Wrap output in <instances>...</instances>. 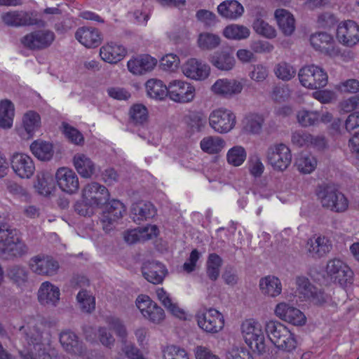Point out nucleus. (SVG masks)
<instances>
[{"mask_svg":"<svg viewBox=\"0 0 359 359\" xmlns=\"http://www.w3.org/2000/svg\"><path fill=\"white\" fill-rule=\"evenodd\" d=\"M106 322L110 329L114 330L117 337L121 339L123 344L127 341L128 332L122 320L118 318L110 316L107 318Z\"/></svg>","mask_w":359,"mask_h":359,"instance_id":"5fc2aeb1","label":"nucleus"},{"mask_svg":"<svg viewBox=\"0 0 359 359\" xmlns=\"http://www.w3.org/2000/svg\"><path fill=\"white\" fill-rule=\"evenodd\" d=\"M242 334L249 347L262 353L266 351L265 338L261 325L252 319L245 320L241 325Z\"/></svg>","mask_w":359,"mask_h":359,"instance_id":"20e7f679","label":"nucleus"},{"mask_svg":"<svg viewBox=\"0 0 359 359\" xmlns=\"http://www.w3.org/2000/svg\"><path fill=\"white\" fill-rule=\"evenodd\" d=\"M142 275L146 280L153 284L162 283L167 270L163 264L157 262H147L142 267Z\"/></svg>","mask_w":359,"mask_h":359,"instance_id":"bb28decb","label":"nucleus"},{"mask_svg":"<svg viewBox=\"0 0 359 359\" xmlns=\"http://www.w3.org/2000/svg\"><path fill=\"white\" fill-rule=\"evenodd\" d=\"M150 309L145 314L144 318L154 323H159L165 318V313L163 309L158 306L155 302L154 305L149 307Z\"/></svg>","mask_w":359,"mask_h":359,"instance_id":"338daca9","label":"nucleus"},{"mask_svg":"<svg viewBox=\"0 0 359 359\" xmlns=\"http://www.w3.org/2000/svg\"><path fill=\"white\" fill-rule=\"evenodd\" d=\"M182 72L188 78L194 80H203L206 79L210 74V67L205 64H203L195 58L188 60L182 65Z\"/></svg>","mask_w":359,"mask_h":359,"instance_id":"393cba45","label":"nucleus"},{"mask_svg":"<svg viewBox=\"0 0 359 359\" xmlns=\"http://www.w3.org/2000/svg\"><path fill=\"white\" fill-rule=\"evenodd\" d=\"M130 121L134 125H142L148 118L147 109L142 104H133L129 111Z\"/></svg>","mask_w":359,"mask_h":359,"instance_id":"de8ad7c7","label":"nucleus"},{"mask_svg":"<svg viewBox=\"0 0 359 359\" xmlns=\"http://www.w3.org/2000/svg\"><path fill=\"white\" fill-rule=\"evenodd\" d=\"M295 283L298 292L302 294L306 299L311 296L313 291L316 288V287L310 283L309 278L305 276H297L295 279Z\"/></svg>","mask_w":359,"mask_h":359,"instance_id":"13d9d810","label":"nucleus"},{"mask_svg":"<svg viewBox=\"0 0 359 359\" xmlns=\"http://www.w3.org/2000/svg\"><path fill=\"white\" fill-rule=\"evenodd\" d=\"M326 272L332 280L342 287H346L353 283V272L340 259L330 260L327 264Z\"/></svg>","mask_w":359,"mask_h":359,"instance_id":"9d476101","label":"nucleus"},{"mask_svg":"<svg viewBox=\"0 0 359 359\" xmlns=\"http://www.w3.org/2000/svg\"><path fill=\"white\" fill-rule=\"evenodd\" d=\"M74 37L87 48H97L102 41L100 31L97 28L88 26L79 27L74 34Z\"/></svg>","mask_w":359,"mask_h":359,"instance_id":"aec40b11","label":"nucleus"},{"mask_svg":"<svg viewBox=\"0 0 359 359\" xmlns=\"http://www.w3.org/2000/svg\"><path fill=\"white\" fill-rule=\"evenodd\" d=\"M225 141L219 136H207L200 142L203 151L209 154H219L225 147Z\"/></svg>","mask_w":359,"mask_h":359,"instance_id":"e433bc0d","label":"nucleus"},{"mask_svg":"<svg viewBox=\"0 0 359 359\" xmlns=\"http://www.w3.org/2000/svg\"><path fill=\"white\" fill-rule=\"evenodd\" d=\"M131 214L133 220L140 224L153 218L156 214V209L151 203L141 201L133 204Z\"/></svg>","mask_w":359,"mask_h":359,"instance_id":"c85d7f7f","label":"nucleus"},{"mask_svg":"<svg viewBox=\"0 0 359 359\" xmlns=\"http://www.w3.org/2000/svg\"><path fill=\"white\" fill-rule=\"evenodd\" d=\"M15 108L8 100L0 102V128H10L13 126Z\"/></svg>","mask_w":359,"mask_h":359,"instance_id":"ea45409f","label":"nucleus"},{"mask_svg":"<svg viewBox=\"0 0 359 359\" xmlns=\"http://www.w3.org/2000/svg\"><path fill=\"white\" fill-rule=\"evenodd\" d=\"M157 60L149 55L143 54L130 59L127 64L128 70L133 74L142 75L152 71Z\"/></svg>","mask_w":359,"mask_h":359,"instance_id":"5701e85b","label":"nucleus"},{"mask_svg":"<svg viewBox=\"0 0 359 359\" xmlns=\"http://www.w3.org/2000/svg\"><path fill=\"white\" fill-rule=\"evenodd\" d=\"M29 267L34 273L39 276H53L57 273L60 264L52 256L39 254L30 258Z\"/></svg>","mask_w":359,"mask_h":359,"instance_id":"1a4fd4ad","label":"nucleus"},{"mask_svg":"<svg viewBox=\"0 0 359 359\" xmlns=\"http://www.w3.org/2000/svg\"><path fill=\"white\" fill-rule=\"evenodd\" d=\"M22 126L29 136H32L41 126V117L35 111L27 112L22 118Z\"/></svg>","mask_w":359,"mask_h":359,"instance_id":"c03bdc74","label":"nucleus"},{"mask_svg":"<svg viewBox=\"0 0 359 359\" xmlns=\"http://www.w3.org/2000/svg\"><path fill=\"white\" fill-rule=\"evenodd\" d=\"M250 29L243 25L232 24L224 29V36L230 39L242 40L250 36Z\"/></svg>","mask_w":359,"mask_h":359,"instance_id":"a18cd8bd","label":"nucleus"},{"mask_svg":"<svg viewBox=\"0 0 359 359\" xmlns=\"http://www.w3.org/2000/svg\"><path fill=\"white\" fill-rule=\"evenodd\" d=\"M316 196L323 208L334 212H343L348 207V201L344 194L331 185L319 186Z\"/></svg>","mask_w":359,"mask_h":359,"instance_id":"7ed1b4c3","label":"nucleus"},{"mask_svg":"<svg viewBox=\"0 0 359 359\" xmlns=\"http://www.w3.org/2000/svg\"><path fill=\"white\" fill-rule=\"evenodd\" d=\"M312 140V135L303 131H296L292 135V142L297 147H309Z\"/></svg>","mask_w":359,"mask_h":359,"instance_id":"e2e57ef3","label":"nucleus"},{"mask_svg":"<svg viewBox=\"0 0 359 359\" xmlns=\"http://www.w3.org/2000/svg\"><path fill=\"white\" fill-rule=\"evenodd\" d=\"M295 165L300 172L309 174L316 169L317 161L311 155L302 154L296 159Z\"/></svg>","mask_w":359,"mask_h":359,"instance_id":"09e8293b","label":"nucleus"},{"mask_svg":"<svg viewBox=\"0 0 359 359\" xmlns=\"http://www.w3.org/2000/svg\"><path fill=\"white\" fill-rule=\"evenodd\" d=\"M298 76L301 84L309 89L323 88L328 81L327 72L314 65L302 67L299 72Z\"/></svg>","mask_w":359,"mask_h":359,"instance_id":"39448f33","label":"nucleus"},{"mask_svg":"<svg viewBox=\"0 0 359 359\" xmlns=\"http://www.w3.org/2000/svg\"><path fill=\"white\" fill-rule=\"evenodd\" d=\"M59 287L49 281L41 283L37 292L39 303L42 305L55 306L60 300Z\"/></svg>","mask_w":359,"mask_h":359,"instance_id":"b1692460","label":"nucleus"},{"mask_svg":"<svg viewBox=\"0 0 359 359\" xmlns=\"http://www.w3.org/2000/svg\"><path fill=\"white\" fill-rule=\"evenodd\" d=\"M72 163L77 172L83 178H90L95 172V163L84 154H76Z\"/></svg>","mask_w":359,"mask_h":359,"instance_id":"7c9ffc66","label":"nucleus"},{"mask_svg":"<svg viewBox=\"0 0 359 359\" xmlns=\"http://www.w3.org/2000/svg\"><path fill=\"white\" fill-rule=\"evenodd\" d=\"M55 35L49 29H39L27 34L20 39L22 45L29 50H40L51 46Z\"/></svg>","mask_w":359,"mask_h":359,"instance_id":"6e6552de","label":"nucleus"},{"mask_svg":"<svg viewBox=\"0 0 359 359\" xmlns=\"http://www.w3.org/2000/svg\"><path fill=\"white\" fill-rule=\"evenodd\" d=\"M168 96L172 100L177 102H189L195 97V88L187 82L174 80L168 84Z\"/></svg>","mask_w":359,"mask_h":359,"instance_id":"4468645a","label":"nucleus"},{"mask_svg":"<svg viewBox=\"0 0 359 359\" xmlns=\"http://www.w3.org/2000/svg\"><path fill=\"white\" fill-rule=\"evenodd\" d=\"M290 97V90L287 85H278L273 88L271 97L276 102H285Z\"/></svg>","mask_w":359,"mask_h":359,"instance_id":"680f3d73","label":"nucleus"},{"mask_svg":"<svg viewBox=\"0 0 359 359\" xmlns=\"http://www.w3.org/2000/svg\"><path fill=\"white\" fill-rule=\"evenodd\" d=\"M243 88V83L236 79H219L212 86V91L217 95L225 98H231L240 94Z\"/></svg>","mask_w":359,"mask_h":359,"instance_id":"6ab92c4d","label":"nucleus"},{"mask_svg":"<svg viewBox=\"0 0 359 359\" xmlns=\"http://www.w3.org/2000/svg\"><path fill=\"white\" fill-rule=\"evenodd\" d=\"M196 318L198 327L208 333H217L224 325L222 314L215 309L199 311Z\"/></svg>","mask_w":359,"mask_h":359,"instance_id":"0eeeda50","label":"nucleus"},{"mask_svg":"<svg viewBox=\"0 0 359 359\" xmlns=\"http://www.w3.org/2000/svg\"><path fill=\"white\" fill-rule=\"evenodd\" d=\"M84 201L91 207H101L109 199V192L104 186L92 182L87 184L82 190Z\"/></svg>","mask_w":359,"mask_h":359,"instance_id":"9b49d317","label":"nucleus"},{"mask_svg":"<svg viewBox=\"0 0 359 359\" xmlns=\"http://www.w3.org/2000/svg\"><path fill=\"white\" fill-rule=\"evenodd\" d=\"M265 331L269 339L278 349L291 352L296 348L297 343L294 334L280 322H266Z\"/></svg>","mask_w":359,"mask_h":359,"instance_id":"f03ea898","label":"nucleus"},{"mask_svg":"<svg viewBox=\"0 0 359 359\" xmlns=\"http://www.w3.org/2000/svg\"><path fill=\"white\" fill-rule=\"evenodd\" d=\"M63 132L65 136L74 144H81L83 142L82 134L76 128L67 123H63Z\"/></svg>","mask_w":359,"mask_h":359,"instance_id":"69168bd1","label":"nucleus"},{"mask_svg":"<svg viewBox=\"0 0 359 359\" xmlns=\"http://www.w3.org/2000/svg\"><path fill=\"white\" fill-rule=\"evenodd\" d=\"M156 295L158 300L170 313L180 319L186 318L184 311L182 309L179 308L177 304L172 302L170 295L163 290V288H158L156 290Z\"/></svg>","mask_w":359,"mask_h":359,"instance_id":"58836bf2","label":"nucleus"},{"mask_svg":"<svg viewBox=\"0 0 359 359\" xmlns=\"http://www.w3.org/2000/svg\"><path fill=\"white\" fill-rule=\"evenodd\" d=\"M11 166L16 175L22 179H29L34 173L33 159L24 153H15L11 158Z\"/></svg>","mask_w":359,"mask_h":359,"instance_id":"dca6fc26","label":"nucleus"},{"mask_svg":"<svg viewBox=\"0 0 359 359\" xmlns=\"http://www.w3.org/2000/svg\"><path fill=\"white\" fill-rule=\"evenodd\" d=\"M236 115L230 109L220 107L213 110L209 116V125L219 134L227 133L236 125Z\"/></svg>","mask_w":359,"mask_h":359,"instance_id":"423d86ee","label":"nucleus"},{"mask_svg":"<svg viewBox=\"0 0 359 359\" xmlns=\"http://www.w3.org/2000/svg\"><path fill=\"white\" fill-rule=\"evenodd\" d=\"M298 123L302 127H309L319 123L320 113L317 111L299 110L297 114Z\"/></svg>","mask_w":359,"mask_h":359,"instance_id":"49530a36","label":"nucleus"},{"mask_svg":"<svg viewBox=\"0 0 359 359\" xmlns=\"http://www.w3.org/2000/svg\"><path fill=\"white\" fill-rule=\"evenodd\" d=\"M264 118L257 114H250L243 120V130L249 133L258 134L261 132Z\"/></svg>","mask_w":359,"mask_h":359,"instance_id":"37998d69","label":"nucleus"},{"mask_svg":"<svg viewBox=\"0 0 359 359\" xmlns=\"http://www.w3.org/2000/svg\"><path fill=\"white\" fill-rule=\"evenodd\" d=\"M105 211L115 216V218L121 219L126 212V207L120 201L112 200L109 203Z\"/></svg>","mask_w":359,"mask_h":359,"instance_id":"774afa93","label":"nucleus"},{"mask_svg":"<svg viewBox=\"0 0 359 359\" xmlns=\"http://www.w3.org/2000/svg\"><path fill=\"white\" fill-rule=\"evenodd\" d=\"M163 359H189L187 351L180 346L170 345L163 350Z\"/></svg>","mask_w":359,"mask_h":359,"instance_id":"bf43d9fd","label":"nucleus"},{"mask_svg":"<svg viewBox=\"0 0 359 359\" xmlns=\"http://www.w3.org/2000/svg\"><path fill=\"white\" fill-rule=\"evenodd\" d=\"M276 76L283 81H290L296 74V70L290 64L281 62L276 65L274 68Z\"/></svg>","mask_w":359,"mask_h":359,"instance_id":"6e6d98bb","label":"nucleus"},{"mask_svg":"<svg viewBox=\"0 0 359 359\" xmlns=\"http://www.w3.org/2000/svg\"><path fill=\"white\" fill-rule=\"evenodd\" d=\"M8 278L18 286H22L28 281L29 272L25 266L13 265L6 270Z\"/></svg>","mask_w":359,"mask_h":359,"instance_id":"a19ab883","label":"nucleus"},{"mask_svg":"<svg viewBox=\"0 0 359 359\" xmlns=\"http://www.w3.org/2000/svg\"><path fill=\"white\" fill-rule=\"evenodd\" d=\"M188 126L193 132H201L206 126V116L201 112H192L187 117Z\"/></svg>","mask_w":359,"mask_h":359,"instance_id":"603ef678","label":"nucleus"},{"mask_svg":"<svg viewBox=\"0 0 359 359\" xmlns=\"http://www.w3.org/2000/svg\"><path fill=\"white\" fill-rule=\"evenodd\" d=\"M246 156V151L243 147L234 146L228 151L226 160L230 165L239 166L245 161Z\"/></svg>","mask_w":359,"mask_h":359,"instance_id":"864d4df0","label":"nucleus"},{"mask_svg":"<svg viewBox=\"0 0 359 359\" xmlns=\"http://www.w3.org/2000/svg\"><path fill=\"white\" fill-rule=\"evenodd\" d=\"M1 18L6 25L13 27L39 25L43 22L34 18L33 13L25 11H10L2 13Z\"/></svg>","mask_w":359,"mask_h":359,"instance_id":"ddd939ff","label":"nucleus"},{"mask_svg":"<svg viewBox=\"0 0 359 359\" xmlns=\"http://www.w3.org/2000/svg\"><path fill=\"white\" fill-rule=\"evenodd\" d=\"M332 248L331 241L325 236H313L306 243L308 255L314 258H320L327 255Z\"/></svg>","mask_w":359,"mask_h":359,"instance_id":"4be33fe9","label":"nucleus"},{"mask_svg":"<svg viewBox=\"0 0 359 359\" xmlns=\"http://www.w3.org/2000/svg\"><path fill=\"white\" fill-rule=\"evenodd\" d=\"M39 325L40 323L38 320L32 319L26 325H23L20 327V330L22 332L25 339L28 344L35 345L41 343L42 332Z\"/></svg>","mask_w":359,"mask_h":359,"instance_id":"72a5a7b5","label":"nucleus"},{"mask_svg":"<svg viewBox=\"0 0 359 359\" xmlns=\"http://www.w3.org/2000/svg\"><path fill=\"white\" fill-rule=\"evenodd\" d=\"M259 287L263 295L272 298L280 295L283 290L280 280L272 275H268L260 278Z\"/></svg>","mask_w":359,"mask_h":359,"instance_id":"c756f323","label":"nucleus"},{"mask_svg":"<svg viewBox=\"0 0 359 359\" xmlns=\"http://www.w3.org/2000/svg\"><path fill=\"white\" fill-rule=\"evenodd\" d=\"M279 29L285 36L291 35L295 29V20L293 15L285 9H277L275 11Z\"/></svg>","mask_w":359,"mask_h":359,"instance_id":"473e14b6","label":"nucleus"},{"mask_svg":"<svg viewBox=\"0 0 359 359\" xmlns=\"http://www.w3.org/2000/svg\"><path fill=\"white\" fill-rule=\"evenodd\" d=\"M222 263V259L217 254L209 255L206 262V274L212 281H215L219 278Z\"/></svg>","mask_w":359,"mask_h":359,"instance_id":"79ce46f5","label":"nucleus"},{"mask_svg":"<svg viewBox=\"0 0 359 359\" xmlns=\"http://www.w3.org/2000/svg\"><path fill=\"white\" fill-rule=\"evenodd\" d=\"M81 309L86 313H91L95 308V299L87 290H81L76 296Z\"/></svg>","mask_w":359,"mask_h":359,"instance_id":"8fccbe9b","label":"nucleus"},{"mask_svg":"<svg viewBox=\"0 0 359 359\" xmlns=\"http://www.w3.org/2000/svg\"><path fill=\"white\" fill-rule=\"evenodd\" d=\"M218 14L229 20H236L244 13L243 6L236 0H225L220 3L217 8Z\"/></svg>","mask_w":359,"mask_h":359,"instance_id":"a878e982","label":"nucleus"},{"mask_svg":"<svg viewBox=\"0 0 359 359\" xmlns=\"http://www.w3.org/2000/svg\"><path fill=\"white\" fill-rule=\"evenodd\" d=\"M28 247L15 229L4 220H0V258L13 259L27 255Z\"/></svg>","mask_w":359,"mask_h":359,"instance_id":"f257e3e1","label":"nucleus"},{"mask_svg":"<svg viewBox=\"0 0 359 359\" xmlns=\"http://www.w3.org/2000/svg\"><path fill=\"white\" fill-rule=\"evenodd\" d=\"M126 53L123 46L114 43H108L100 49L101 58L109 63H116L121 61Z\"/></svg>","mask_w":359,"mask_h":359,"instance_id":"2f4dec72","label":"nucleus"},{"mask_svg":"<svg viewBox=\"0 0 359 359\" xmlns=\"http://www.w3.org/2000/svg\"><path fill=\"white\" fill-rule=\"evenodd\" d=\"M196 18L205 27L213 26L217 21L216 15L213 12L206 9L197 11L196 13Z\"/></svg>","mask_w":359,"mask_h":359,"instance_id":"052dcab7","label":"nucleus"},{"mask_svg":"<svg viewBox=\"0 0 359 359\" xmlns=\"http://www.w3.org/2000/svg\"><path fill=\"white\" fill-rule=\"evenodd\" d=\"M32 153L39 159L43 161H50L53 156V144L41 140H36L30 145Z\"/></svg>","mask_w":359,"mask_h":359,"instance_id":"f704fd0d","label":"nucleus"},{"mask_svg":"<svg viewBox=\"0 0 359 359\" xmlns=\"http://www.w3.org/2000/svg\"><path fill=\"white\" fill-rule=\"evenodd\" d=\"M267 159L275 170L283 171L290 165L292 154L289 147L280 143L272 145L268 149Z\"/></svg>","mask_w":359,"mask_h":359,"instance_id":"f8f14e48","label":"nucleus"},{"mask_svg":"<svg viewBox=\"0 0 359 359\" xmlns=\"http://www.w3.org/2000/svg\"><path fill=\"white\" fill-rule=\"evenodd\" d=\"M275 314L283 320L294 325H303L306 323V317L299 309L285 302L276 305Z\"/></svg>","mask_w":359,"mask_h":359,"instance_id":"412c9836","label":"nucleus"},{"mask_svg":"<svg viewBox=\"0 0 359 359\" xmlns=\"http://www.w3.org/2000/svg\"><path fill=\"white\" fill-rule=\"evenodd\" d=\"M180 65V58L175 54H167L161 60V66L166 71H175Z\"/></svg>","mask_w":359,"mask_h":359,"instance_id":"0e129e2a","label":"nucleus"},{"mask_svg":"<svg viewBox=\"0 0 359 359\" xmlns=\"http://www.w3.org/2000/svg\"><path fill=\"white\" fill-rule=\"evenodd\" d=\"M60 341L67 351L74 354L83 353L81 343L78 340L77 336L71 331H65L60 334Z\"/></svg>","mask_w":359,"mask_h":359,"instance_id":"c9c22d12","label":"nucleus"},{"mask_svg":"<svg viewBox=\"0 0 359 359\" xmlns=\"http://www.w3.org/2000/svg\"><path fill=\"white\" fill-rule=\"evenodd\" d=\"M210 62L219 70L229 72L234 68L236 61L233 53L226 49L215 52L210 57Z\"/></svg>","mask_w":359,"mask_h":359,"instance_id":"cd10ccee","label":"nucleus"},{"mask_svg":"<svg viewBox=\"0 0 359 359\" xmlns=\"http://www.w3.org/2000/svg\"><path fill=\"white\" fill-rule=\"evenodd\" d=\"M337 38L344 46H355L359 42V25L351 20L340 22L337 29Z\"/></svg>","mask_w":359,"mask_h":359,"instance_id":"f3484780","label":"nucleus"},{"mask_svg":"<svg viewBox=\"0 0 359 359\" xmlns=\"http://www.w3.org/2000/svg\"><path fill=\"white\" fill-rule=\"evenodd\" d=\"M55 179L59 188L69 194L76 193L79 189V180L76 172L71 168L62 167L57 169Z\"/></svg>","mask_w":359,"mask_h":359,"instance_id":"a211bd4d","label":"nucleus"},{"mask_svg":"<svg viewBox=\"0 0 359 359\" xmlns=\"http://www.w3.org/2000/svg\"><path fill=\"white\" fill-rule=\"evenodd\" d=\"M253 29L259 34L269 39L274 38L276 36V29L261 18H257L254 21Z\"/></svg>","mask_w":359,"mask_h":359,"instance_id":"4d7b16f0","label":"nucleus"},{"mask_svg":"<svg viewBox=\"0 0 359 359\" xmlns=\"http://www.w3.org/2000/svg\"><path fill=\"white\" fill-rule=\"evenodd\" d=\"M310 43L317 51L329 56L339 54V49L335 45L333 36L325 32H318L310 36Z\"/></svg>","mask_w":359,"mask_h":359,"instance_id":"2eb2a0df","label":"nucleus"},{"mask_svg":"<svg viewBox=\"0 0 359 359\" xmlns=\"http://www.w3.org/2000/svg\"><path fill=\"white\" fill-rule=\"evenodd\" d=\"M147 95L156 100H163L168 95V86H165L162 81L157 79H151L146 83Z\"/></svg>","mask_w":359,"mask_h":359,"instance_id":"4c0bfd02","label":"nucleus"},{"mask_svg":"<svg viewBox=\"0 0 359 359\" xmlns=\"http://www.w3.org/2000/svg\"><path fill=\"white\" fill-rule=\"evenodd\" d=\"M220 43V38L219 36L203 32L199 34L198 38V46L203 50H211L217 48Z\"/></svg>","mask_w":359,"mask_h":359,"instance_id":"3c124183","label":"nucleus"}]
</instances>
